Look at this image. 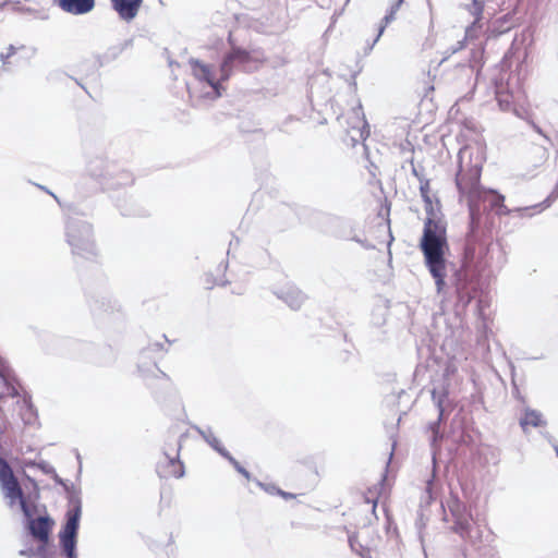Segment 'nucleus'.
Here are the masks:
<instances>
[{"label":"nucleus","mask_w":558,"mask_h":558,"mask_svg":"<svg viewBox=\"0 0 558 558\" xmlns=\"http://www.w3.org/2000/svg\"><path fill=\"white\" fill-rule=\"evenodd\" d=\"M473 524L472 514L463 509V512L459 511V514L456 515V533H460L461 535L468 534L471 526Z\"/></svg>","instance_id":"2eb2a0df"},{"label":"nucleus","mask_w":558,"mask_h":558,"mask_svg":"<svg viewBox=\"0 0 558 558\" xmlns=\"http://www.w3.org/2000/svg\"><path fill=\"white\" fill-rule=\"evenodd\" d=\"M276 494L281 496L283 499L286 500H289V499H294L296 497L295 494H292V493H288V492H284L282 489H276Z\"/></svg>","instance_id":"412c9836"},{"label":"nucleus","mask_w":558,"mask_h":558,"mask_svg":"<svg viewBox=\"0 0 558 558\" xmlns=\"http://www.w3.org/2000/svg\"><path fill=\"white\" fill-rule=\"evenodd\" d=\"M75 254L82 258H87L88 254L96 255V253L94 252V248H90V250L80 248L78 251L75 252Z\"/></svg>","instance_id":"aec40b11"},{"label":"nucleus","mask_w":558,"mask_h":558,"mask_svg":"<svg viewBox=\"0 0 558 558\" xmlns=\"http://www.w3.org/2000/svg\"><path fill=\"white\" fill-rule=\"evenodd\" d=\"M385 488V478L381 481L375 483L374 485L369 486L363 494H362V504L369 505L372 514L375 517V520H378V517L376 514V508L377 504L384 493Z\"/></svg>","instance_id":"f8f14e48"},{"label":"nucleus","mask_w":558,"mask_h":558,"mask_svg":"<svg viewBox=\"0 0 558 558\" xmlns=\"http://www.w3.org/2000/svg\"><path fill=\"white\" fill-rule=\"evenodd\" d=\"M66 517V523L60 532V544L68 558H76L75 546L78 521L81 517L80 506L69 510Z\"/></svg>","instance_id":"0eeeda50"},{"label":"nucleus","mask_w":558,"mask_h":558,"mask_svg":"<svg viewBox=\"0 0 558 558\" xmlns=\"http://www.w3.org/2000/svg\"><path fill=\"white\" fill-rule=\"evenodd\" d=\"M14 52H15V49L13 47H10L5 54H1L3 62L7 63V59L10 58Z\"/></svg>","instance_id":"4be33fe9"},{"label":"nucleus","mask_w":558,"mask_h":558,"mask_svg":"<svg viewBox=\"0 0 558 558\" xmlns=\"http://www.w3.org/2000/svg\"><path fill=\"white\" fill-rule=\"evenodd\" d=\"M471 299H472L471 295H468L465 301L463 300V298H461V300L464 302V304L469 303L471 301Z\"/></svg>","instance_id":"b1692460"},{"label":"nucleus","mask_w":558,"mask_h":558,"mask_svg":"<svg viewBox=\"0 0 558 558\" xmlns=\"http://www.w3.org/2000/svg\"><path fill=\"white\" fill-rule=\"evenodd\" d=\"M403 0H397L390 8L389 12L385 15L379 28V35L384 32L385 27L395 20L396 13L400 9Z\"/></svg>","instance_id":"6ab92c4d"},{"label":"nucleus","mask_w":558,"mask_h":558,"mask_svg":"<svg viewBox=\"0 0 558 558\" xmlns=\"http://www.w3.org/2000/svg\"><path fill=\"white\" fill-rule=\"evenodd\" d=\"M231 54L234 62L242 65L244 69H247V65L251 63H263L266 61L263 53L252 54L250 51L241 48L232 49Z\"/></svg>","instance_id":"ddd939ff"},{"label":"nucleus","mask_w":558,"mask_h":558,"mask_svg":"<svg viewBox=\"0 0 558 558\" xmlns=\"http://www.w3.org/2000/svg\"><path fill=\"white\" fill-rule=\"evenodd\" d=\"M420 191L426 204L428 215L424 222L420 248L424 255L425 265L435 279L437 291L441 292L446 286L445 278L447 275L445 259L446 251L448 250L446 227L440 220L434 218L433 202L429 196V182H422Z\"/></svg>","instance_id":"f257e3e1"},{"label":"nucleus","mask_w":558,"mask_h":558,"mask_svg":"<svg viewBox=\"0 0 558 558\" xmlns=\"http://www.w3.org/2000/svg\"><path fill=\"white\" fill-rule=\"evenodd\" d=\"M0 485L4 496L10 499V505L19 502L24 515L28 519L27 529L33 538L41 546L48 545L54 521L48 515L32 518L29 506L26 502L23 490L9 463L0 458Z\"/></svg>","instance_id":"f03ea898"},{"label":"nucleus","mask_w":558,"mask_h":558,"mask_svg":"<svg viewBox=\"0 0 558 558\" xmlns=\"http://www.w3.org/2000/svg\"><path fill=\"white\" fill-rule=\"evenodd\" d=\"M58 7L72 15H83L95 8V0H58Z\"/></svg>","instance_id":"9b49d317"},{"label":"nucleus","mask_w":558,"mask_h":558,"mask_svg":"<svg viewBox=\"0 0 558 558\" xmlns=\"http://www.w3.org/2000/svg\"><path fill=\"white\" fill-rule=\"evenodd\" d=\"M206 440L208 441V444L215 448L216 450H218L223 457L228 458V460L231 462V464L234 466V469L240 473L242 474L245 478L250 480L251 477V474L247 470H245L234 458H232L228 452H226L221 447V442L220 440L215 437V436H210V437H206Z\"/></svg>","instance_id":"4468645a"},{"label":"nucleus","mask_w":558,"mask_h":558,"mask_svg":"<svg viewBox=\"0 0 558 558\" xmlns=\"http://www.w3.org/2000/svg\"><path fill=\"white\" fill-rule=\"evenodd\" d=\"M262 487L267 492V493H270V494H276V489H279L278 487L276 486H268V485H262Z\"/></svg>","instance_id":"5701e85b"},{"label":"nucleus","mask_w":558,"mask_h":558,"mask_svg":"<svg viewBox=\"0 0 558 558\" xmlns=\"http://www.w3.org/2000/svg\"><path fill=\"white\" fill-rule=\"evenodd\" d=\"M459 173L457 182L462 197H466L471 207L475 206L482 196L486 195L485 190L480 185L482 160L475 147L464 146L459 150Z\"/></svg>","instance_id":"7ed1b4c3"},{"label":"nucleus","mask_w":558,"mask_h":558,"mask_svg":"<svg viewBox=\"0 0 558 558\" xmlns=\"http://www.w3.org/2000/svg\"><path fill=\"white\" fill-rule=\"evenodd\" d=\"M144 385L154 393L165 392L170 388V378L151 361L144 360L138 365Z\"/></svg>","instance_id":"423d86ee"},{"label":"nucleus","mask_w":558,"mask_h":558,"mask_svg":"<svg viewBox=\"0 0 558 558\" xmlns=\"http://www.w3.org/2000/svg\"><path fill=\"white\" fill-rule=\"evenodd\" d=\"M380 544L381 536L372 525L349 535L350 548L362 558H372V553L377 550Z\"/></svg>","instance_id":"39448f33"},{"label":"nucleus","mask_w":558,"mask_h":558,"mask_svg":"<svg viewBox=\"0 0 558 558\" xmlns=\"http://www.w3.org/2000/svg\"><path fill=\"white\" fill-rule=\"evenodd\" d=\"M352 121L349 123L347 130L354 144L360 141H365L369 136V128L362 107L357 106L352 109Z\"/></svg>","instance_id":"6e6552de"},{"label":"nucleus","mask_w":558,"mask_h":558,"mask_svg":"<svg viewBox=\"0 0 558 558\" xmlns=\"http://www.w3.org/2000/svg\"><path fill=\"white\" fill-rule=\"evenodd\" d=\"M181 436L169 437L165 451L158 459L156 471L160 478H180L184 475V465L180 460Z\"/></svg>","instance_id":"20e7f679"},{"label":"nucleus","mask_w":558,"mask_h":558,"mask_svg":"<svg viewBox=\"0 0 558 558\" xmlns=\"http://www.w3.org/2000/svg\"><path fill=\"white\" fill-rule=\"evenodd\" d=\"M544 424L542 414L535 410H526L520 421V425L525 428L526 426L538 427Z\"/></svg>","instance_id":"dca6fc26"},{"label":"nucleus","mask_w":558,"mask_h":558,"mask_svg":"<svg viewBox=\"0 0 558 558\" xmlns=\"http://www.w3.org/2000/svg\"><path fill=\"white\" fill-rule=\"evenodd\" d=\"M485 192H486V195H485V196H482V198H480V199L477 201V203H476V205H475V206L470 207V211H471V216H472V217L474 216L475 211H478L480 203H481L482 201H486V198H487L488 196H492V202H490L492 207H499V206H502V205H504V201H505V198H504V196H502V195L495 194V193H493V192H488V191H485ZM468 203H470V202L468 201ZM469 206H471V204H469Z\"/></svg>","instance_id":"a211bd4d"},{"label":"nucleus","mask_w":558,"mask_h":558,"mask_svg":"<svg viewBox=\"0 0 558 558\" xmlns=\"http://www.w3.org/2000/svg\"><path fill=\"white\" fill-rule=\"evenodd\" d=\"M235 62L233 60V57L230 53H228L223 60H222V63L220 65V69H219V82L222 83V82H226L227 80H229V77L231 76L232 74V70H233V66H234Z\"/></svg>","instance_id":"f3484780"},{"label":"nucleus","mask_w":558,"mask_h":558,"mask_svg":"<svg viewBox=\"0 0 558 558\" xmlns=\"http://www.w3.org/2000/svg\"><path fill=\"white\" fill-rule=\"evenodd\" d=\"M144 0H110L112 9L119 17L125 22L133 21L143 4Z\"/></svg>","instance_id":"9d476101"},{"label":"nucleus","mask_w":558,"mask_h":558,"mask_svg":"<svg viewBox=\"0 0 558 558\" xmlns=\"http://www.w3.org/2000/svg\"><path fill=\"white\" fill-rule=\"evenodd\" d=\"M189 64L191 66L193 76L201 82L207 83L216 92V94L220 96V82L216 76L213 68L197 59H191Z\"/></svg>","instance_id":"1a4fd4ad"}]
</instances>
